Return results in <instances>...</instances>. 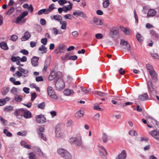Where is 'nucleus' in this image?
Returning a JSON list of instances; mask_svg holds the SVG:
<instances>
[{
    "mask_svg": "<svg viewBox=\"0 0 159 159\" xmlns=\"http://www.w3.org/2000/svg\"><path fill=\"white\" fill-rule=\"evenodd\" d=\"M126 153L125 150H123L121 153L119 154L116 158L119 159H124L126 157Z\"/></svg>",
    "mask_w": 159,
    "mask_h": 159,
    "instance_id": "nucleus-19",
    "label": "nucleus"
},
{
    "mask_svg": "<svg viewBox=\"0 0 159 159\" xmlns=\"http://www.w3.org/2000/svg\"><path fill=\"white\" fill-rule=\"evenodd\" d=\"M65 83L62 77H59L55 83V86L57 90H63L65 87Z\"/></svg>",
    "mask_w": 159,
    "mask_h": 159,
    "instance_id": "nucleus-4",
    "label": "nucleus"
},
{
    "mask_svg": "<svg viewBox=\"0 0 159 159\" xmlns=\"http://www.w3.org/2000/svg\"><path fill=\"white\" fill-rule=\"evenodd\" d=\"M55 8V5L54 4H52L50 5L48 9H46L47 10V11L48 13H49L50 12L52 11L53 10H54Z\"/></svg>",
    "mask_w": 159,
    "mask_h": 159,
    "instance_id": "nucleus-34",
    "label": "nucleus"
},
{
    "mask_svg": "<svg viewBox=\"0 0 159 159\" xmlns=\"http://www.w3.org/2000/svg\"><path fill=\"white\" fill-rule=\"evenodd\" d=\"M35 118L37 122L39 123H43L46 122V118L43 115H37Z\"/></svg>",
    "mask_w": 159,
    "mask_h": 159,
    "instance_id": "nucleus-9",
    "label": "nucleus"
},
{
    "mask_svg": "<svg viewBox=\"0 0 159 159\" xmlns=\"http://www.w3.org/2000/svg\"><path fill=\"white\" fill-rule=\"evenodd\" d=\"M28 14V12L27 11H25L23 12L21 15H20L18 16L16 19H14L12 20L11 22L12 23H15L16 24H22L25 21V20L22 19L26 16H27Z\"/></svg>",
    "mask_w": 159,
    "mask_h": 159,
    "instance_id": "nucleus-1",
    "label": "nucleus"
},
{
    "mask_svg": "<svg viewBox=\"0 0 159 159\" xmlns=\"http://www.w3.org/2000/svg\"><path fill=\"white\" fill-rule=\"evenodd\" d=\"M36 80L37 82L42 81L43 80V78L41 76H39L36 77Z\"/></svg>",
    "mask_w": 159,
    "mask_h": 159,
    "instance_id": "nucleus-63",
    "label": "nucleus"
},
{
    "mask_svg": "<svg viewBox=\"0 0 159 159\" xmlns=\"http://www.w3.org/2000/svg\"><path fill=\"white\" fill-rule=\"evenodd\" d=\"M50 61L49 59H47L45 62L44 65L48 66L50 65Z\"/></svg>",
    "mask_w": 159,
    "mask_h": 159,
    "instance_id": "nucleus-61",
    "label": "nucleus"
},
{
    "mask_svg": "<svg viewBox=\"0 0 159 159\" xmlns=\"http://www.w3.org/2000/svg\"><path fill=\"white\" fill-rule=\"evenodd\" d=\"M0 46L1 48L4 50H7L8 49V47L7 43L5 42H2L0 43Z\"/></svg>",
    "mask_w": 159,
    "mask_h": 159,
    "instance_id": "nucleus-27",
    "label": "nucleus"
},
{
    "mask_svg": "<svg viewBox=\"0 0 159 159\" xmlns=\"http://www.w3.org/2000/svg\"><path fill=\"white\" fill-rule=\"evenodd\" d=\"M49 97L53 99H58V96L56 94V92L53 89L52 87L49 86L47 89Z\"/></svg>",
    "mask_w": 159,
    "mask_h": 159,
    "instance_id": "nucleus-5",
    "label": "nucleus"
},
{
    "mask_svg": "<svg viewBox=\"0 0 159 159\" xmlns=\"http://www.w3.org/2000/svg\"><path fill=\"white\" fill-rule=\"evenodd\" d=\"M109 4L110 3L109 0H105L102 3L103 7L104 8H107L109 6Z\"/></svg>",
    "mask_w": 159,
    "mask_h": 159,
    "instance_id": "nucleus-43",
    "label": "nucleus"
},
{
    "mask_svg": "<svg viewBox=\"0 0 159 159\" xmlns=\"http://www.w3.org/2000/svg\"><path fill=\"white\" fill-rule=\"evenodd\" d=\"M67 2V1L66 0H59L58 1V3L61 6L63 5Z\"/></svg>",
    "mask_w": 159,
    "mask_h": 159,
    "instance_id": "nucleus-52",
    "label": "nucleus"
},
{
    "mask_svg": "<svg viewBox=\"0 0 159 159\" xmlns=\"http://www.w3.org/2000/svg\"><path fill=\"white\" fill-rule=\"evenodd\" d=\"M156 14V11L154 9L149 10L148 13V17L154 16Z\"/></svg>",
    "mask_w": 159,
    "mask_h": 159,
    "instance_id": "nucleus-25",
    "label": "nucleus"
},
{
    "mask_svg": "<svg viewBox=\"0 0 159 159\" xmlns=\"http://www.w3.org/2000/svg\"><path fill=\"white\" fill-rule=\"evenodd\" d=\"M120 44L124 49H127L128 51L130 50V45L127 41L125 40H121L120 43Z\"/></svg>",
    "mask_w": 159,
    "mask_h": 159,
    "instance_id": "nucleus-8",
    "label": "nucleus"
},
{
    "mask_svg": "<svg viewBox=\"0 0 159 159\" xmlns=\"http://www.w3.org/2000/svg\"><path fill=\"white\" fill-rule=\"evenodd\" d=\"M70 5L67 7H63V11L66 12L70 10L72 8V6L73 4L71 3L70 1L68 2Z\"/></svg>",
    "mask_w": 159,
    "mask_h": 159,
    "instance_id": "nucleus-20",
    "label": "nucleus"
},
{
    "mask_svg": "<svg viewBox=\"0 0 159 159\" xmlns=\"http://www.w3.org/2000/svg\"><path fill=\"white\" fill-rule=\"evenodd\" d=\"M52 31L53 32V34L55 35H57L58 34H61L63 32L62 31V30H57V28H53L52 29Z\"/></svg>",
    "mask_w": 159,
    "mask_h": 159,
    "instance_id": "nucleus-29",
    "label": "nucleus"
},
{
    "mask_svg": "<svg viewBox=\"0 0 159 159\" xmlns=\"http://www.w3.org/2000/svg\"><path fill=\"white\" fill-rule=\"evenodd\" d=\"M33 149L36 153L39 156H41L43 155V153L39 148L35 147Z\"/></svg>",
    "mask_w": 159,
    "mask_h": 159,
    "instance_id": "nucleus-23",
    "label": "nucleus"
},
{
    "mask_svg": "<svg viewBox=\"0 0 159 159\" xmlns=\"http://www.w3.org/2000/svg\"><path fill=\"white\" fill-rule=\"evenodd\" d=\"M30 93L31 96V100L32 101H33L36 98L37 95L34 92L31 93Z\"/></svg>",
    "mask_w": 159,
    "mask_h": 159,
    "instance_id": "nucleus-51",
    "label": "nucleus"
},
{
    "mask_svg": "<svg viewBox=\"0 0 159 159\" xmlns=\"http://www.w3.org/2000/svg\"><path fill=\"white\" fill-rule=\"evenodd\" d=\"M77 57L76 55L70 56L69 58V60H75L77 59Z\"/></svg>",
    "mask_w": 159,
    "mask_h": 159,
    "instance_id": "nucleus-56",
    "label": "nucleus"
},
{
    "mask_svg": "<svg viewBox=\"0 0 159 159\" xmlns=\"http://www.w3.org/2000/svg\"><path fill=\"white\" fill-rule=\"evenodd\" d=\"M43 13H44V14H48L46 9H42L39 11L37 12V14L39 15H41Z\"/></svg>",
    "mask_w": 159,
    "mask_h": 159,
    "instance_id": "nucleus-35",
    "label": "nucleus"
},
{
    "mask_svg": "<svg viewBox=\"0 0 159 159\" xmlns=\"http://www.w3.org/2000/svg\"><path fill=\"white\" fill-rule=\"evenodd\" d=\"M146 67L149 72L154 70L152 66L149 64H147Z\"/></svg>",
    "mask_w": 159,
    "mask_h": 159,
    "instance_id": "nucleus-42",
    "label": "nucleus"
},
{
    "mask_svg": "<svg viewBox=\"0 0 159 159\" xmlns=\"http://www.w3.org/2000/svg\"><path fill=\"white\" fill-rule=\"evenodd\" d=\"M32 114L29 111H25V112L24 114V116L26 118H30L31 117Z\"/></svg>",
    "mask_w": 159,
    "mask_h": 159,
    "instance_id": "nucleus-30",
    "label": "nucleus"
},
{
    "mask_svg": "<svg viewBox=\"0 0 159 159\" xmlns=\"http://www.w3.org/2000/svg\"><path fill=\"white\" fill-rule=\"evenodd\" d=\"M3 133L8 137H11L12 136V134L9 132L8 130L6 129H5L3 130Z\"/></svg>",
    "mask_w": 159,
    "mask_h": 159,
    "instance_id": "nucleus-38",
    "label": "nucleus"
},
{
    "mask_svg": "<svg viewBox=\"0 0 159 159\" xmlns=\"http://www.w3.org/2000/svg\"><path fill=\"white\" fill-rule=\"evenodd\" d=\"M58 153L65 159H71L72 156L67 150L63 148H59L57 150Z\"/></svg>",
    "mask_w": 159,
    "mask_h": 159,
    "instance_id": "nucleus-3",
    "label": "nucleus"
},
{
    "mask_svg": "<svg viewBox=\"0 0 159 159\" xmlns=\"http://www.w3.org/2000/svg\"><path fill=\"white\" fill-rule=\"evenodd\" d=\"M95 37L97 39H100L102 38L103 36L101 34H96Z\"/></svg>",
    "mask_w": 159,
    "mask_h": 159,
    "instance_id": "nucleus-58",
    "label": "nucleus"
},
{
    "mask_svg": "<svg viewBox=\"0 0 159 159\" xmlns=\"http://www.w3.org/2000/svg\"><path fill=\"white\" fill-rule=\"evenodd\" d=\"M64 93L66 96H69L70 94H73L74 92L72 90L67 89L64 90Z\"/></svg>",
    "mask_w": 159,
    "mask_h": 159,
    "instance_id": "nucleus-28",
    "label": "nucleus"
},
{
    "mask_svg": "<svg viewBox=\"0 0 159 159\" xmlns=\"http://www.w3.org/2000/svg\"><path fill=\"white\" fill-rule=\"evenodd\" d=\"M136 37L137 40L139 42H142L143 40V36L140 34H138L136 35Z\"/></svg>",
    "mask_w": 159,
    "mask_h": 159,
    "instance_id": "nucleus-37",
    "label": "nucleus"
},
{
    "mask_svg": "<svg viewBox=\"0 0 159 159\" xmlns=\"http://www.w3.org/2000/svg\"><path fill=\"white\" fill-rule=\"evenodd\" d=\"M17 69L19 71H17L14 74L13 76H16L17 77L20 78L21 76L24 77L27 76L29 71L28 70L22 68L20 66L17 67Z\"/></svg>",
    "mask_w": 159,
    "mask_h": 159,
    "instance_id": "nucleus-2",
    "label": "nucleus"
},
{
    "mask_svg": "<svg viewBox=\"0 0 159 159\" xmlns=\"http://www.w3.org/2000/svg\"><path fill=\"white\" fill-rule=\"evenodd\" d=\"M147 85L148 89L151 91H153L154 88L153 86L152 83V81L149 80L147 82Z\"/></svg>",
    "mask_w": 159,
    "mask_h": 159,
    "instance_id": "nucleus-24",
    "label": "nucleus"
},
{
    "mask_svg": "<svg viewBox=\"0 0 159 159\" xmlns=\"http://www.w3.org/2000/svg\"><path fill=\"white\" fill-rule=\"evenodd\" d=\"M39 135L42 139L45 141L46 140V137L43 133H39Z\"/></svg>",
    "mask_w": 159,
    "mask_h": 159,
    "instance_id": "nucleus-53",
    "label": "nucleus"
},
{
    "mask_svg": "<svg viewBox=\"0 0 159 159\" xmlns=\"http://www.w3.org/2000/svg\"><path fill=\"white\" fill-rule=\"evenodd\" d=\"M75 144L78 147H80L82 145V139L81 137L79 138H77L75 142Z\"/></svg>",
    "mask_w": 159,
    "mask_h": 159,
    "instance_id": "nucleus-26",
    "label": "nucleus"
},
{
    "mask_svg": "<svg viewBox=\"0 0 159 159\" xmlns=\"http://www.w3.org/2000/svg\"><path fill=\"white\" fill-rule=\"evenodd\" d=\"M20 58V57H15L13 56L11 58V60L13 62H16L18 59Z\"/></svg>",
    "mask_w": 159,
    "mask_h": 159,
    "instance_id": "nucleus-62",
    "label": "nucleus"
},
{
    "mask_svg": "<svg viewBox=\"0 0 159 159\" xmlns=\"http://www.w3.org/2000/svg\"><path fill=\"white\" fill-rule=\"evenodd\" d=\"M129 134L131 136H136L138 134L136 131L135 130H131L129 132Z\"/></svg>",
    "mask_w": 159,
    "mask_h": 159,
    "instance_id": "nucleus-46",
    "label": "nucleus"
},
{
    "mask_svg": "<svg viewBox=\"0 0 159 159\" xmlns=\"http://www.w3.org/2000/svg\"><path fill=\"white\" fill-rule=\"evenodd\" d=\"M14 11V8L13 7H12L7 12L6 15L8 16L10 15Z\"/></svg>",
    "mask_w": 159,
    "mask_h": 159,
    "instance_id": "nucleus-41",
    "label": "nucleus"
},
{
    "mask_svg": "<svg viewBox=\"0 0 159 159\" xmlns=\"http://www.w3.org/2000/svg\"><path fill=\"white\" fill-rule=\"evenodd\" d=\"M64 18L65 19H69L72 20L74 18L73 16L70 14H67L64 16Z\"/></svg>",
    "mask_w": 159,
    "mask_h": 159,
    "instance_id": "nucleus-36",
    "label": "nucleus"
},
{
    "mask_svg": "<svg viewBox=\"0 0 159 159\" xmlns=\"http://www.w3.org/2000/svg\"><path fill=\"white\" fill-rule=\"evenodd\" d=\"M21 53H22L24 55H27L28 54V51L25 49H23L20 51Z\"/></svg>",
    "mask_w": 159,
    "mask_h": 159,
    "instance_id": "nucleus-59",
    "label": "nucleus"
},
{
    "mask_svg": "<svg viewBox=\"0 0 159 159\" xmlns=\"http://www.w3.org/2000/svg\"><path fill=\"white\" fill-rule=\"evenodd\" d=\"M73 14L76 17L79 16L83 18H86L87 17L85 14L80 10L76 11L74 12Z\"/></svg>",
    "mask_w": 159,
    "mask_h": 159,
    "instance_id": "nucleus-10",
    "label": "nucleus"
},
{
    "mask_svg": "<svg viewBox=\"0 0 159 159\" xmlns=\"http://www.w3.org/2000/svg\"><path fill=\"white\" fill-rule=\"evenodd\" d=\"M94 109L96 110L102 111L103 109L100 107L99 106L98 104H95L94 105Z\"/></svg>",
    "mask_w": 159,
    "mask_h": 159,
    "instance_id": "nucleus-50",
    "label": "nucleus"
},
{
    "mask_svg": "<svg viewBox=\"0 0 159 159\" xmlns=\"http://www.w3.org/2000/svg\"><path fill=\"white\" fill-rule=\"evenodd\" d=\"M52 20L54 19L56 20H57L58 22H60L62 20V17L60 15H57L53 16L52 18H51Z\"/></svg>",
    "mask_w": 159,
    "mask_h": 159,
    "instance_id": "nucleus-22",
    "label": "nucleus"
},
{
    "mask_svg": "<svg viewBox=\"0 0 159 159\" xmlns=\"http://www.w3.org/2000/svg\"><path fill=\"white\" fill-rule=\"evenodd\" d=\"M47 41L48 40L47 38H43L41 39V42L44 45H46L47 44Z\"/></svg>",
    "mask_w": 159,
    "mask_h": 159,
    "instance_id": "nucleus-54",
    "label": "nucleus"
},
{
    "mask_svg": "<svg viewBox=\"0 0 159 159\" xmlns=\"http://www.w3.org/2000/svg\"><path fill=\"white\" fill-rule=\"evenodd\" d=\"M120 28L124 33L127 35L129 34V30H127L124 27L122 26H120Z\"/></svg>",
    "mask_w": 159,
    "mask_h": 159,
    "instance_id": "nucleus-40",
    "label": "nucleus"
},
{
    "mask_svg": "<svg viewBox=\"0 0 159 159\" xmlns=\"http://www.w3.org/2000/svg\"><path fill=\"white\" fill-rule=\"evenodd\" d=\"M17 36L16 35H13L11 36V39L13 41H16L17 39Z\"/></svg>",
    "mask_w": 159,
    "mask_h": 159,
    "instance_id": "nucleus-55",
    "label": "nucleus"
},
{
    "mask_svg": "<svg viewBox=\"0 0 159 159\" xmlns=\"http://www.w3.org/2000/svg\"><path fill=\"white\" fill-rule=\"evenodd\" d=\"M84 114V112L81 111L80 110L77 111L76 113V116L78 117H82Z\"/></svg>",
    "mask_w": 159,
    "mask_h": 159,
    "instance_id": "nucleus-39",
    "label": "nucleus"
},
{
    "mask_svg": "<svg viewBox=\"0 0 159 159\" xmlns=\"http://www.w3.org/2000/svg\"><path fill=\"white\" fill-rule=\"evenodd\" d=\"M28 9L30 12L32 13L34 11V8L32 6V5L31 4L29 6L28 8Z\"/></svg>",
    "mask_w": 159,
    "mask_h": 159,
    "instance_id": "nucleus-57",
    "label": "nucleus"
},
{
    "mask_svg": "<svg viewBox=\"0 0 159 159\" xmlns=\"http://www.w3.org/2000/svg\"><path fill=\"white\" fill-rule=\"evenodd\" d=\"M92 21L93 23L97 25H102L103 24L102 20L96 17H94Z\"/></svg>",
    "mask_w": 159,
    "mask_h": 159,
    "instance_id": "nucleus-14",
    "label": "nucleus"
},
{
    "mask_svg": "<svg viewBox=\"0 0 159 159\" xmlns=\"http://www.w3.org/2000/svg\"><path fill=\"white\" fill-rule=\"evenodd\" d=\"M31 36L30 33L28 31H26L25 33L24 36L21 38V40L22 41L26 40L30 37Z\"/></svg>",
    "mask_w": 159,
    "mask_h": 159,
    "instance_id": "nucleus-17",
    "label": "nucleus"
},
{
    "mask_svg": "<svg viewBox=\"0 0 159 159\" xmlns=\"http://www.w3.org/2000/svg\"><path fill=\"white\" fill-rule=\"evenodd\" d=\"M62 74L60 72H58L56 73L54 71H52L51 72L50 75L48 77V79L50 80H52L54 78H56L57 80L59 77H62Z\"/></svg>",
    "mask_w": 159,
    "mask_h": 159,
    "instance_id": "nucleus-6",
    "label": "nucleus"
},
{
    "mask_svg": "<svg viewBox=\"0 0 159 159\" xmlns=\"http://www.w3.org/2000/svg\"><path fill=\"white\" fill-rule=\"evenodd\" d=\"M65 45L63 44H60L58 48L56 49L54 51V52L56 54H58L60 53H63L64 52L65 50L64 48Z\"/></svg>",
    "mask_w": 159,
    "mask_h": 159,
    "instance_id": "nucleus-12",
    "label": "nucleus"
},
{
    "mask_svg": "<svg viewBox=\"0 0 159 159\" xmlns=\"http://www.w3.org/2000/svg\"><path fill=\"white\" fill-rule=\"evenodd\" d=\"M25 110L23 109H19L15 110L14 113L15 115L16 116H22L24 115Z\"/></svg>",
    "mask_w": 159,
    "mask_h": 159,
    "instance_id": "nucleus-13",
    "label": "nucleus"
},
{
    "mask_svg": "<svg viewBox=\"0 0 159 159\" xmlns=\"http://www.w3.org/2000/svg\"><path fill=\"white\" fill-rule=\"evenodd\" d=\"M38 107L39 108L41 109H44L45 108V104L44 102H42L39 104L38 105Z\"/></svg>",
    "mask_w": 159,
    "mask_h": 159,
    "instance_id": "nucleus-47",
    "label": "nucleus"
},
{
    "mask_svg": "<svg viewBox=\"0 0 159 159\" xmlns=\"http://www.w3.org/2000/svg\"><path fill=\"white\" fill-rule=\"evenodd\" d=\"M102 139L104 143H106L107 141V134L105 133L102 134Z\"/></svg>",
    "mask_w": 159,
    "mask_h": 159,
    "instance_id": "nucleus-45",
    "label": "nucleus"
},
{
    "mask_svg": "<svg viewBox=\"0 0 159 159\" xmlns=\"http://www.w3.org/2000/svg\"><path fill=\"white\" fill-rule=\"evenodd\" d=\"M29 157L30 159H36V156L32 152L29 153Z\"/></svg>",
    "mask_w": 159,
    "mask_h": 159,
    "instance_id": "nucleus-48",
    "label": "nucleus"
},
{
    "mask_svg": "<svg viewBox=\"0 0 159 159\" xmlns=\"http://www.w3.org/2000/svg\"><path fill=\"white\" fill-rule=\"evenodd\" d=\"M21 145L22 146L28 149H30V145L27 144V143L24 141H22L20 143Z\"/></svg>",
    "mask_w": 159,
    "mask_h": 159,
    "instance_id": "nucleus-33",
    "label": "nucleus"
},
{
    "mask_svg": "<svg viewBox=\"0 0 159 159\" xmlns=\"http://www.w3.org/2000/svg\"><path fill=\"white\" fill-rule=\"evenodd\" d=\"M156 125L159 127V123L156 122ZM149 134L156 140L159 141V130L158 131L155 130H151Z\"/></svg>",
    "mask_w": 159,
    "mask_h": 159,
    "instance_id": "nucleus-7",
    "label": "nucleus"
},
{
    "mask_svg": "<svg viewBox=\"0 0 159 159\" xmlns=\"http://www.w3.org/2000/svg\"><path fill=\"white\" fill-rule=\"evenodd\" d=\"M23 90L25 93H29L30 89L27 87H24L23 88Z\"/></svg>",
    "mask_w": 159,
    "mask_h": 159,
    "instance_id": "nucleus-60",
    "label": "nucleus"
},
{
    "mask_svg": "<svg viewBox=\"0 0 159 159\" xmlns=\"http://www.w3.org/2000/svg\"><path fill=\"white\" fill-rule=\"evenodd\" d=\"M119 73L122 75H123L125 74V70H123L122 68H120L118 70Z\"/></svg>",
    "mask_w": 159,
    "mask_h": 159,
    "instance_id": "nucleus-64",
    "label": "nucleus"
},
{
    "mask_svg": "<svg viewBox=\"0 0 159 159\" xmlns=\"http://www.w3.org/2000/svg\"><path fill=\"white\" fill-rule=\"evenodd\" d=\"M13 107L11 106H9L6 107L4 108V110L6 111H9L12 110Z\"/></svg>",
    "mask_w": 159,
    "mask_h": 159,
    "instance_id": "nucleus-49",
    "label": "nucleus"
},
{
    "mask_svg": "<svg viewBox=\"0 0 159 159\" xmlns=\"http://www.w3.org/2000/svg\"><path fill=\"white\" fill-rule=\"evenodd\" d=\"M39 49L41 52L42 53H46L47 52V48L43 45H42L41 47L39 48Z\"/></svg>",
    "mask_w": 159,
    "mask_h": 159,
    "instance_id": "nucleus-32",
    "label": "nucleus"
},
{
    "mask_svg": "<svg viewBox=\"0 0 159 159\" xmlns=\"http://www.w3.org/2000/svg\"><path fill=\"white\" fill-rule=\"evenodd\" d=\"M118 33V29L116 28H113L111 30L110 33V34L111 37H114V36L116 35Z\"/></svg>",
    "mask_w": 159,
    "mask_h": 159,
    "instance_id": "nucleus-18",
    "label": "nucleus"
},
{
    "mask_svg": "<svg viewBox=\"0 0 159 159\" xmlns=\"http://www.w3.org/2000/svg\"><path fill=\"white\" fill-rule=\"evenodd\" d=\"M148 96L147 93H145L143 94H141L139 96L138 99L141 101H143L147 99Z\"/></svg>",
    "mask_w": 159,
    "mask_h": 159,
    "instance_id": "nucleus-16",
    "label": "nucleus"
},
{
    "mask_svg": "<svg viewBox=\"0 0 159 159\" xmlns=\"http://www.w3.org/2000/svg\"><path fill=\"white\" fill-rule=\"evenodd\" d=\"M153 79H156L157 78V75L154 70L149 72Z\"/></svg>",
    "mask_w": 159,
    "mask_h": 159,
    "instance_id": "nucleus-31",
    "label": "nucleus"
},
{
    "mask_svg": "<svg viewBox=\"0 0 159 159\" xmlns=\"http://www.w3.org/2000/svg\"><path fill=\"white\" fill-rule=\"evenodd\" d=\"M15 99L17 102H20L22 101V97L21 96L17 95L15 97Z\"/></svg>",
    "mask_w": 159,
    "mask_h": 159,
    "instance_id": "nucleus-44",
    "label": "nucleus"
},
{
    "mask_svg": "<svg viewBox=\"0 0 159 159\" xmlns=\"http://www.w3.org/2000/svg\"><path fill=\"white\" fill-rule=\"evenodd\" d=\"M39 58L36 56H34L32 58L31 62L32 66H37L39 65L38 61Z\"/></svg>",
    "mask_w": 159,
    "mask_h": 159,
    "instance_id": "nucleus-15",
    "label": "nucleus"
},
{
    "mask_svg": "<svg viewBox=\"0 0 159 159\" xmlns=\"http://www.w3.org/2000/svg\"><path fill=\"white\" fill-rule=\"evenodd\" d=\"M56 136L58 138L63 137V134L61 132L59 125H57L56 127Z\"/></svg>",
    "mask_w": 159,
    "mask_h": 159,
    "instance_id": "nucleus-11",
    "label": "nucleus"
},
{
    "mask_svg": "<svg viewBox=\"0 0 159 159\" xmlns=\"http://www.w3.org/2000/svg\"><path fill=\"white\" fill-rule=\"evenodd\" d=\"M60 24L61 25V28L63 30H65L67 28V23L65 20L61 21L60 22Z\"/></svg>",
    "mask_w": 159,
    "mask_h": 159,
    "instance_id": "nucleus-21",
    "label": "nucleus"
}]
</instances>
